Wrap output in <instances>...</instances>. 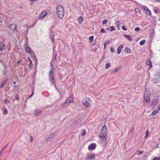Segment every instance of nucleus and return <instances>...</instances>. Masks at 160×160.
Wrapping results in <instances>:
<instances>
[{
  "instance_id": "44",
  "label": "nucleus",
  "mask_w": 160,
  "mask_h": 160,
  "mask_svg": "<svg viewBox=\"0 0 160 160\" xmlns=\"http://www.w3.org/2000/svg\"><path fill=\"white\" fill-rule=\"evenodd\" d=\"M143 152V151H139V153L138 154V155H140Z\"/></svg>"
},
{
  "instance_id": "30",
  "label": "nucleus",
  "mask_w": 160,
  "mask_h": 160,
  "mask_svg": "<svg viewBox=\"0 0 160 160\" xmlns=\"http://www.w3.org/2000/svg\"><path fill=\"white\" fill-rule=\"evenodd\" d=\"M136 12L137 13H139L140 14V10L138 8H136L135 9Z\"/></svg>"
},
{
  "instance_id": "46",
  "label": "nucleus",
  "mask_w": 160,
  "mask_h": 160,
  "mask_svg": "<svg viewBox=\"0 0 160 160\" xmlns=\"http://www.w3.org/2000/svg\"><path fill=\"white\" fill-rule=\"evenodd\" d=\"M15 98H16L17 100H18L19 99V96L18 95H16V97H15Z\"/></svg>"
},
{
  "instance_id": "58",
  "label": "nucleus",
  "mask_w": 160,
  "mask_h": 160,
  "mask_svg": "<svg viewBox=\"0 0 160 160\" xmlns=\"http://www.w3.org/2000/svg\"><path fill=\"white\" fill-rule=\"evenodd\" d=\"M154 12L155 13H158V12H157V11H156V10H154Z\"/></svg>"
},
{
  "instance_id": "47",
  "label": "nucleus",
  "mask_w": 160,
  "mask_h": 160,
  "mask_svg": "<svg viewBox=\"0 0 160 160\" xmlns=\"http://www.w3.org/2000/svg\"><path fill=\"white\" fill-rule=\"evenodd\" d=\"M152 160H160V158H155L153 159Z\"/></svg>"
},
{
  "instance_id": "53",
  "label": "nucleus",
  "mask_w": 160,
  "mask_h": 160,
  "mask_svg": "<svg viewBox=\"0 0 160 160\" xmlns=\"http://www.w3.org/2000/svg\"><path fill=\"white\" fill-rule=\"evenodd\" d=\"M36 24V22H34V23L32 27H33V26H34Z\"/></svg>"
},
{
  "instance_id": "45",
  "label": "nucleus",
  "mask_w": 160,
  "mask_h": 160,
  "mask_svg": "<svg viewBox=\"0 0 160 160\" xmlns=\"http://www.w3.org/2000/svg\"><path fill=\"white\" fill-rule=\"evenodd\" d=\"M148 134H149V132H148V131L147 130L146 131V136H145L146 137H147V136L148 135Z\"/></svg>"
},
{
  "instance_id": "51",
  "label": "nucleus",
  "mask_w": 160,
  "mask_h": 160,
  "mask_svg": "<svg viewBox=\"0 0 160 160\" xmlns=\"http://www.w3.org/2000/svg\"><path fill=\"white\" fill-rule=\"evenodd\" d=\"M28 60H29L30 61V62H31V61H32L31 60V59L29 58L28 57Z\"/></svg>"
},
{
  "instance_id": "7",
  "label": "nucleus",
  "mask_w": 160,
  "mask_h": 160,
  "mask_svg": "<svg viewBox=\"0 0 160 160\" xmlns=\"http://www.w3.org/2000/svg\"><path fill=\"white\" fill-rule=\"evenodd\" d=\"M34 114L36 116H39L41 115L42 111L39 109H36L34 112Z\"/></svg>"
},
{
  "instance_id": "21",
  "label": "nucleus",
  "mask_w": 160,
  "mask_h": 160,
  "mask_svg": "<svg viewBox=\"0 0 160 160\" xmlns=\"http://www.w3.org/2000/svg\"><path fill=\"white\" fill-rule=\"evenodd\" d=\"M155 79L157 82L160 81V75H157L155 76Z\"/></svg>"
},
{
  "instance_id": "26",
  "label": "nucleus",
  "mask_w": 160,
  "mask_h": 160,
  "mask_svg": "<svg viewBox=\"0 0 160 160\" xmlns=\"http://www.w3.org/2000/svg\"><path fill=\"white\" fill-rule=\"evenodd\" d=\"M158 112V110H155L154 111H153L152 113V115H155Z\"/></svg>"
},
{
  "instance_id": "11",
  "label": "nucleus",
  "mask_w": 160,
  "mask_h": 160,
  "mask_svg": "<svg viewBox=\"0 0 160 160\" xmlns=\"http://www.w3.org/2000/svg\"><path fill=\"white\" fill-rule=\"evenodd\" d=\"M124 46L122 44L121 45L117 48V54H119L120 53L122 49L123 48Z\"/></svg>"
},
{
  "instance_id": "55",
  "label": "nucleus",
  "mask_w": 160,
  "mask_h": 160,
  "mask_svg": "<svg viewBox=\"0 0 160 160\" xmlns=\"http://www.w3.org/2000/svg\"><path fill=\"white\" fill-rule=\"evenodd\" d=\"M156 1L158 2H160V0H155Z\"/></svg>"
},
{
  "instance_id": "2",
  "label": "nucleus",
  "mask_w": 160,
  "mask_h": 160,
  "mask_svg": "<svg viewBox=\"0 0 160 160\" xmlns=\"http://www.w3.org/2000/svg\"><path fill=\"white\" fill-rule=\"evenodd\" d=\"M56 13L57 15L60 18H62L64 15V11L63 7L62 5H59L56 8Z\"/></svg>"
},
{
  "instance_id": "24",
  "label": "nucleus",
  "mask_w": 160,
  "mask_h": 160,
  "mask_svg": "<svg viewBox=\"0 0 160 160\" xmlns=\"http://www.w3.org/2000/svg\"><path fill=\"white\" fill-rule=\"evenodd\" d=\"M7 82V81H3L1 83V84L0 86V88H2L3 87V86L5 85L6 84V83Z\"/></svg>"
},
{
  "instance_id": "56",
  "label": "nucleus",
  "mask_w": 160,
  "mask_h": 160,
  "mask_svg": "<svg viewBox=\"0 0 160 160\" xmlns=\"http://www.w3.org/2000/svg\"><path fill=\"white\" fill-rule=\"evenodd\" d=\"M158 108L159 110H160V104L158 106Z\"/></svg>"
},
{
  "instance_id": "22",
  "label": "nucleus",
  "mask_w": 160,
  "mask_h": 160,
  "mask_svg": "<svg viewBox=\"0 0 160 160\" xmlns=\"http://www.w3.org/2000/svg\"><path fill=\"white\" fill-rule=\"evenodd\" d=\"M83 19V17L82 16H80L79 18L78 19V22L79 23H81L82 22Z\"/></svg>"
},
{
  "instance_id": "16",
  "label": "nucleus",
  "mask_w": 160,
  "mask_h": 160,
  "mask_svg": "<svg viewBox=\"0 0 160 160\" xmlns=\"http://www.w3.org/2000/svg\"><path fill=\"white\" fill-rule=\"evenodd\" d=\"M72 102V100L70 99L69 98L68 99H67L65 102V103H64L63 104H62V106H63L66 103H69V102Z\"/></svg>"
},
{
  "instance_id": "33",
  "label": "nucleus",
  "mask_w": 160,
  "mask_h": 160,
  "mask_svg": "<svg viewBox=\"0 0 160 160\" xmlns=\"http://www.w3.org/2000/svg\"><path fill=\"white\" fill-rule=\"evenodd\" d=\"M4 103L5 104H8V100L7 99V98H6V99H4Z\"/></svg>"
},
{
  "instance_id": "35",
  "label": "nucleus",
  "mask_w": 160,
  "mask_h": 160,
  "mask_svg": "<svg viewBox=\"0 0 160 160\" xmlns=\"http://www.w3.org/2000/svg\"><path fill=\"white\" fill-rule=\"evenodd\" d=\"M107 22V21L106 20H103L102 24L103 25H104L106 24Z\"/></svg>"
},
{
  "instance_id": "14",
  "label": "nucleus",
  "mask_w": 160,
  "mask_h": 160,
  "mask_svg": "<svg viewBox=\"0 0 160 160\" xmlns=\"http://www.w3.org/2000/svg\"><path fill=\"white\" fill-rule=\"evenodd\" d=\"M47 14V12H42L40 16L38 19H42Z\"/></svg>"
},
{
  "instance_id": "49",
  "label": "nucleus",
  "mask_w": 160,
  "mask_h": 160,
  "mask_svg": "<svg viewBox=\"0 0 160 160\" xmlns=\"http://www.w3.org/2000/svg\"><path fill=\"white\" fill-rule=\"evenodd\" d=\"M8 145H6L3 148L4 149H5L8 146Z\"/></svg>"
},
{
  "instance_id": "60",
  "label": "nucleus",
  "mask_w": 160,
  "mask_h": 160,
  "mask_svg": "<svg viewBox=\"0 0 160 160\" xmlns=\"http://www.w3.org/2000/svg\"><path fill=\"white\" fill-rule=\"evenodd\" d=\"M106 29L108 30H110V29L109 28H106Z\"/></svg>"
},
{
  "instance_id": "4",
  "label": "nucleus",
  "mask_w": 160,
  "mask_h": 160,
  "mask_svg": "<svg viewBox=\"0 0 160 160\" xmlns=\"http://www.w3.org/2000/svg\"><path fill=\"white\" fill-rule=\"evenodd\" d=\"M159 98V96H156L153 98L151 103L152 107H154L157 105Z\"/></svg>"
},
{
  "instance_id": "62",
  "label": "nucleus",
  "mask_w": 160,
  "mask_h": 160,
  "mask_svg": "<svg viewBox=\"0 0 160 160\" xmlns=\"http://www.w3.org/2000/svg\"><path fill=\"white\" fill-rule=\"evenodd\" d=\"M104 46V48H105L106 46H105V45Z\"/></svg>"
},
{
  "instance_id": "3",
  "label": "nucleus",
  "mask_w": 160,
  "mask_h": 160,
  "mask_svg": "<svg viewBox=\"0 0 160 160\" xmlns=\"http://www.w3.org/2000/svg\"><path fill=\"white\" fill-rule=\"evenodd\" d=\"M53 74L54 72L53 70H50L48 74L49 78V80L51 81L52 84L55 85V81L53 77Z\"/></svg>"
},
{
  "instance_id": "18",
  "label": "nucleus",
  "mask_w": 160,
  "mask_h": 160,
  "mask_svg": "<svg viewBox=\"0 0 160 160\" xmlns=\"http://www.w3.org/2000/svg\"><path fill=\"white\" fill-rule=\"evenodd\" d=\"M9 27L11 29H12L13 30H15L17 28L16 25L15 23L11 24L9 26Z\"/></svg>"
},
{
  "instance_id": "19",
  "label": "nucleus",
  "mask_w": 160,
  "mask_h": 160,
  "mask_svg": "<svg viewBox=\"0 0 160 160\" xmlns=\"http://www.w3.org/2000/svg\"><path fill=\"white\" fill-rule=\"evenodd\" d=\"M124 36L125 37L127 38L130 41H131L132 40V38L129 35H126L124 34Z\"/></svg>"
},
{
  "instance_id": "61",
  "label": "nucleus",
  "mask_w": 160,
  "mask_h": 160,
  "mask_svg": "<svg viewBox=\"0 0 160 160\" xmlns=\"http://www.w3.org/2000/svg\"><path fill=\"white\" fill-rule=\"evenodd\" d=\"M56 60V61L57 60L56 59V58H55V60Z\"/></svg>"
},
{
  "instance_id": "10",
  "label": "nucleus",
  "mask_w": 160,
  "mask_h": 160,
  "mask_svg": "<svg viewBox=\"0 0 160 160\" xmlns=\"http://www.w3.org/2000/svg\"><path fill=\"white\" fill-rule=\"evenodd\" d=\"M55 134L54 133L50 134L47 138V140L48 141H51L54 137Z\"/></svg>"
},
{
  "instance_id": "50",
  "label": "nucleus",
  "mask_w": 160,
  "mask_h": 160,
  "mask_svg": "<svg viewBox=\"0 0 160 160\" xmlns=\"http://www.w3.org/2000/svg\"><path fill=\"white\" fill-rule=\"evenodd\" d=\"M33 92L28 97V98H30L31 97L33 96Z\"/></svg>"
},
{
  "instance_id": "48",
  "label": "nucleus",
  "mask_w": 160,
  "mask_h": 160,
  "mask_svg": "<svg viewBox=\"0 0 160 160\" xmlns=\"http://www.w3.org/2000/svg\"><path fill=\"white\" fill-rule=\"evenodd\" d=\"M5 149H4L3 148L2 150L1 151V152H0V155H1L3 152L4 150Z\"/></svg>"
},
{
  "instance_id": "57",
  "label": "nucleus",
  "mask_w": 160,
  "mask_h": 160,
  "mask_svg": "<svg viewBox=\"0 0 160 160\" xmlns=\"http://www.w3.org/2000/svg\"><path fill=\"white\" fill-rule=\"evenodd\" d=\"M21 62V60H19V61H18V63L19 64V63H20Z\"/></svg>"
},
{
  "instance_id": "38",
  "label": "nucleus",
  "mask_w": 160,
  "mask_h": 160,
  "mask_svg": "<svg viewBox=\"0 0 160 160\" xmlns=\"http://www.w3.org/2000/svg\"><path fill=\"white\" fill-rule=\"evenodd\" d=\"M140 30V28L139 27H137L135 28V30L136 32L139 31Z\"/></svg>"
},
{
  "instance_id": "36",
  "label": "nucleus",
  "mask_w": 160,
  "mask_h": 160,
  "mask_svg": "<svg viewBox=\"0 0 160 160\" xmlns=\"http://www.w3.org/2000/svg\"><path fill=\"white\" fill-rule=\"evenodd\" d=\"M110 50L111 52L112 53H113L115 52V51H114V49L112 47L110 48Z\"/></svg>"
},
{
  "instance_id": "31",
  "label": "nucleus",
  "mask_w": 160,
  "mask_h": 160,
  "mask_svg": "<svg viewBox=\"0 0 160 160\" xmlns=\"http://www.w3.org/2000/svg\"><path fill=\"white\" fill-rule=\"evenodd\" d=\"M7 113V110L6 109H4L3 110V114H6Z\"/></svg>"
},
{
  "instance_id": "32",
  "label": "nucleus",
  "mask_w": 160,
  "mask_h": 160,
  "mask_svg": "<svg viewBox=\"0 0 160 160\" xmlns=\"http://www.w3.org/2000/svg\"><path fill=\"white\" fill-rule=\"evenodd\" d=\"M115 30V28L114 27H111L110 28V31L111 32L114 31Z\"/></svg>"
},
{
  "instance_id": "27",
  "label": "nucleus",
  "mask_w": 160,
  "mask_h": 160,
  "mask_svg": "<svg viewBox=\"0 0 160 160\" xmlns=\"http://www.w3.org/2000/svg\"><path fill=\"white\" fill-rule=\"evenodd\" d=\"M111 64L110 63H108L106 64V66L105 67V69H108L109 68Z\"/></svg>"
},
{
  "instance_id": "34",
  "label": "nucleus",
  "mask_w": 160,
  "mask_h": 160,
  "mask_svg": "<svg viewBox=\"0 0 160 160\" xmlns=\"http://www.w3.org/2000/svg\"><path fill=\"white\" fill-rule=\"evenodd\" d=\"M116 24L117 25V26L118 28L119 27V26L120 25L119 22L118 21H117L116 22Z\"/></svg>"
},
{
  "instance_id": "40",
  "label": "nucleus",
  "mask_w": 160,
  "mask_h": 160,
  "mask_svg": "<svg viewBox=\"0 0 160 160\" xmlns=\"http://www.w3.org/2000/svg\"><path fill=\"white\" fill-rule=\"evenodd\" d=\"M83 133H82L81 135L82 136L84 135L86 133V131L85 130H82Z\"/></svg>"
},
{
  "instance_id": "8",
  "label": "nucleus",
  "mask_w": 160,
  "mask_h": 160,
  "mask_svg": "<svg viewBox=\"0 0 160 160\" xmlns=\"http://www.w3.org/2000/svg\"><path fill=\"white\" fill-rule=\"evenodd\" d=\"M96 147V144L95 143H92L88 147V149L90 150H93L95 149Z\"/></svg>"
},
{
  "instance_id": "29",
  "label": "nucleus",
  "mask_w": 160,
  "mask_h": 160,
  "mask_svg": "<svg viewBox=\"0 0 160 160\" xmlns=\"http://www.w3.org/2000/svg\"><path fill=\"white\" fill-rule=\"evenodd\" d=\"M145 42V40H142L139 43L140 45H142L144 44Z\"/></svg>"
},
{
  "instance_id": "28",
  "label": "nucleus",
  "mask_w": 160,
  "mask_h": 160,
  "mask_svg": "<svg viewBox=\"0 0 160 160\" xmlns=\"http://www.w3.org/2000/svg\"><path fill=\"white\" fill-rule=\"evenodd\" d=\"M89 40L90 42H92L93 40L94 37L93 36H90L89 37Z\"/></svg>"
},
{
  "instance_id": "6",
  "label": "nucleus",
  "mask_w": 160,
  "mask_h": 160,
  "mask_svg": "<svg viewBox=\"0 0 160 160\" xmlns=\"http://www.w3.org/2000/svg\"><path fill=\"white\" fill-rule=\"evenodd\" d=\"M95 156V155L94 153H88L86 157V160H90L93 158Z\"/></svg>"
},
{
  "instance_id": "1",
  "label": "nucleus",
  "mask_w": 160,
  "mask_h": 160,
  "mask_svg": "<svg viewBox=\"0 0 160 160\" xmlns=\"http://www.w3.org/2000/svg\"><path fill=\"white\" fill-rule=\"evenodd\" d=\"M107 128L106 126H103L101 129V132L99 134V137L101 138L100 143L102 145L105 146L106 144L107 132Z\"/></svg>"
},
{
  "instance_id": "12",
  "label": "nucleus",
  "mask_w": 160,
  "mask_h": 160,
  "mask_svg": "<svg viewBox=\"0 0 160 160\" xmlns=\"http://www.w3.org/2000/svg\"><path fill=\"white\" fill-rule=\"evenodd\" d=\"M144 99L146 102H149L150 101V96L149 95L145 93L144 95Z\"/></svg>"
},
{
  "instance_id": "41",
  "label": "nucleus",
  "mask_w": 160,
  "mask_h": 160,
  "mask_svg": "<svg viewBox=\"0 0 160 160\" xmlns=\"http://www.w3.org/2000/svg\"><path fill=\"white\" fill-rule=\"evenodd\" d=\"M32 65V61L30 62V63L28 64V66L29 67H31Z\"/></svg>"
},
{
  "instance_id": "43",
  "label": "nucleus",
  "mask_w": 160,
  "mask_h": 160,
  "mask_svg": "<svg viewBox=\"0 0 160 160\" xmlns=\"http://www.w3.org/2000/svg\"><path fill=\"white\" fill-rule=\"evenodd\" d=\"M109 42V41H106L104 43V45L106 46V45L108 44Z\"/></svg>"
},
{
  "instance_id": "25",
  "label": "nucleus",
  "mask_w": 160,
  "mask_h": 160,
  "mask_svg": "<svg viewBox=\"0 0 160 160\" xmlns=\"http://www.w3.org/2000/svg\"><path fill=\"white\" fill-rule=\"evenodd\" d=\"M49 37L50 38H51V39L52 40V41L53 42H54V40L53 38V36L52 33H50L49 34Z\"/></svg>"
},
{
  "instance_id": "20",
  "label": "nucleus",
  "mask_w": 160,
  "mask_h": 160,
  "mask_svg": "<svg viewBox=\"0 0 160 160\" xmlns=\"http://www.w3.org/2000/svg\"><path fill=\"white\" fill-rule=\"evenodd\" d=\"M125 52L127 53H129L131 52V49L130 48L126 47L125 48Z\"/></svg>"
},
{
  "instance_id": "54",
  "label": "nucleus",
  "mask_w": 160,
  "mask_h": 160,
  "mask_svg": "<svg viewBox=\"0 0 160 160\" xmlns=\"http://www.w3.org/2000/svg\"><path fill=\"white\" fill-rule=\"evenodd\" d=\"M32 140H33L32 138V137H31V138L30 139V140L31 142H32Z\"/></svg>"
},
{
  "instance_id": "37",
  "label": "nucleus",
  "mask_w": 160,
  "mask_h": 160,
  "mask_svg": "<svg viewBox=\"0 0 160 160\" xmlns=\"http://www.w3.org/2000/svg\"><path fill=\"white\" fill-rule=\"evenodd\" d=\"M14 89L16 91H17L18 90V88L17 86H15L14 87Z\"/></svg>"
},
{
  "instance_id": "5",
  "label": "nucleus",
  "mask_w": 160,
  "mask_h": 160,
  "mask_svg": "<svg viewBox=\"0 0 160 160\" xmlns=\"http://www.w3.org/2000/svg\"><path fill=\"white\" fill-rule=\"evenodd\" d=\"M90 101V98L88 97L85 98L82 101L83 105L86 107L89 105V102Z\"/></svg>"
},
{
  "instance_id": "23",
  "label": "nucleus",
  "mask_w": 160,
  "mask_h": 160,
  "mask_svg": "<svg viewBox=\"0 0 160 160\" xmlns=\"http://www.w3.org/2000/svg\"><path fill=\"white\" fill-rule=\"evenodd\" d=\"M146 64L147 65H150V68L152 67V62L150 60H148L146 61Z\"/></svg>"
},
{
  "instance_id": "39",
  "label": "nucleus",
  "mask_w": 160,
  "mask_h": 160,
  "mask_svg": "<svg viewBox=\"0 0 160 160\" xmlns=\"http://www.w3.org/2000/svg\"><path fill=\"white\" fill-rule=\"evenodd\" d=\"M101 32H103V33H105L106 32V31L104 30V29L101 28Z\"/></svg>"
},
{
  "instance_id": "17",
  "label": "nucleus",
  "mask_w": 160,
  "mask_h": 160,
  "mask_svg": "<svg viewBox=\"0 0 160 160\" xmlns=\"http://www.w3.org/2000/svg\"><path fill=\"white\" fill-rule=\"evenodd\" d=\"M122 67L121 66H119L116 68V69H114L112 71V73L114 74H115L118 71L119 69L121 68Z\"/></svg>"
},
{
  "instance_id": "59",
  "label": "nucleus",
  "mask_w": 160,
  "mask_h": 160,
  "mask_svg": "<svg viewBox=\"0 0 160 160\" xmlns=\"http://www.w3.org/2000/svg\"><path fill=\"white\" fill-rule=\"evenodd\" d=\"M16 83V82H13V84H15Z\"/></svg>"
},
{
  "instance_id": "13",
  "label": "nucleus",
  "mask_w": 160,
  "mask_h": 160,
  "mask_svg": "<svg viewBox=\"0 0 160 160\" xmlns=\"http://www.w3.org/2000/svg\"><path fill=\"white\" fill-rule=\"evenodd\" d=\"M142 7L144 9L147 11L146 14L148 15H150L151 14V12L150 10L148 9V8L146 6H143Z\"/></svg>"
},
{
  "instance_id": "52",
  "label": "nucleus",
  "mask_w": 160,
  "mask_h": 160,
  "mask_svg": "<svg viewBox=\"0 0 160 160\" xmlns=\"http://www.w3.org/2000/svg\"><path fill=\"white\" fill-rule=\"evenodd\" d=\"M51 68H52V69L51 70H53V69L52 68V67H53V65H52V64L51 63Z\"/></svg>"
},
{
  "instance_id": "42",
  "label": "nucleus",
  "mask_w": 160,
  "mask_h": 160,
  "mask_svg": "<svg viewBox=\"0 0 160 160\" xmlns=\"http://www.w3.org/2000/svg\"><path fill=\"white\" fill-rule=\"evenodd\" d=\"M122 29L124 31H126L127 30V28L124 27V26H122Z\"/></svg>"
},
{
  "instance_id": "15",
  "label": "nucleus",
  "mask_w": 160,
  "mask_h": 160,
  "mask_svg": "<svg viewBox=\"0 0 160 160\" xmlns=\"http://www.w3.org/2000/svg\"><path fill=\"white\" fill-rule=\"evenodd\" d=\"M5 45L2 43H0V50L2 51L6 49Z\"/></svg>"
},
{
  "instance_id": "9",
  "label": "nucleus",
  "mask_w": 160,
  "mask_h": 160,
  "mask_svg": "<svg viewBox=\"0 0 160 160\" xmlns=\"http://www.w3.org/2000/svg\"><path fill=\"white\" fill-rule=\"evenodd\" d=\"M25 51L28 53H31L32 54V53L35 55L34 53V52L32 50L31 48H30L28 47H26L25 48Z\"/></svg>"
}]
</instances>
